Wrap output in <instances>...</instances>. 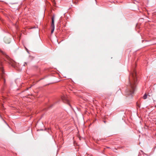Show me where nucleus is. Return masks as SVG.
I'll return each instance as SVG.
<instances>
[{"label": "nucleus", "instance_id": "9", "mask_svg": "<svg viewBox=\"0 0 156 156\" xmlns=\"http://www.w3.org/2000/svg\"><path fill=\"white\" fill-rule=\"evenodd\" d=\"M27 65V62H25L24 64L23 65V66H26Z\"/></svg>", "mask_w": 156, "mask_h": 156}, {"label": "nucleus", "instance_id": "8", "mask_svg": "<svg viewBox=\"0 0 156 156\" xmlns=\"http://www.w3.org/2000/svg\"><path fill=\"white\" fill-rule=\"evenodd\" d=\"M54 18H55L54 16V15H53V16L52 17L51 20H54Z\"/></svg>", "mask_w": 156, "mask_h": 156}, {"label": "nucleus", "instance_id": "1", "mask_svg": "<svg viewBox=\"0 0 156 156\" xmlns=\"http://www.w3.org/2000/svg\"><path fill=\"white\" fill-rule=\"evenodd\" d=\"M137 83L136 72L134 68H133L131 71L129 77L127 88L125 91V94L126 95H132L134 93L136 90Z\"/></svg>", "mask_w": 156, "mask_h": 156}, {"label": "nucleus", "instance_id": "2", "mask_svg": "<svg viewBox=\"0 0 156 156\" xmlns=\"http://www.w3.org/2000/svg\"><path fill=\"white\" fill-rule=\"evenodd\" d=\"M0 52L3 55L4 57H3L4 60L7 62L12 66L15 67L14 62L5 53L0 49Z\"/></svg>", "mask_w": 156, "mask_h": 156}, {"label": "nucleus", "instance_id": "10", "mask_svg": "<svg viewBox=\"0 0 156 156\" xmlns=\"http://www.w3.org/2000/svg\"><path fill=\"white\" fill-rule=\"evenodd\" d=\"M104 122L105 123V122H105V121H104Z\"/></svg>", "mask_w": 156, "mask_h": 156}, {"label": "nucleus", "instance_id": "6", "mask_svg": "<svg viewBox=\"0 0 156 156\" xmlns=\"http://www.w3.org/2000/svg\"><path fill=\"white\" fill-rule=\"evenodd\" d=\"M4 41L6 43L9 44L11 41L10 39L5 38L4 39Z\"/></svg>", "mask_w": 156, "mask_h": 156}, {"label": "nucleus", "instance_id": "11", "mask_svg": "<svg viewBox=\"0 0 156 156\" xmlns=\"http://www.w3.org/2000/svg\"><path fill=\"white\" fill-rule=\"evenodd\" d=\"M75 3H76H76L75 2Z\"/></svg>", "mask_w": 156, "mask_h": 156}, {"label": "nucleus", "instance_id": "5", "mask_svg": "<svg viewBox=\"0 0 156 156\" xmlns=\"http://www.w3.org/2000/svg\"><path fill=\"white\" fill-rule=\"evenodd\" d=\"M51 27V33L52 34L53 33L55 29L54 20H52Z\"/></svg>", "mask_w": 156, "mask_h": 156}, {"label": "nucleus", "instance_id": "4", "mask_svg": "<svg viewBox=\"0 0 156 156\" xmlns=\"http://www.w3.org/2000/svg\"><path fill=\"white\" fill-rule=\"evenodd\" d=\"M61 98L63 102L65 103L68 104L70 107L71 106L69 104V101L66 97V96L64 95L62 96Z\"/></svg>", "mask_w": 156, "mask_h": 156}, {"label": "nucleus", "instance_id": "7", "mask_svg": "<svg viewBox=\"0 0 156 156\" xmlns=\"http://www.w3.org/2000/svg\"><path fill=\"white\" fill-rule=\"evenodd\" d=\"M147 95L146 94H145L144 96H143V98L144 99H145L147 98Z\"/></svg>", "mask_w": 156, "mask_h": 156}, {"label": "nucleus", "instance_id": "3", "mask_svg": "<svg viewBox=\"0 0 156 156\" xmlns=\"http://www.w3.org/2000/svg\"><path fill=\"white\" fill-rule=\"evenodd\" d=\"M1 65V67H0V75L1 77L3 80L4 82H5V80L4 78V75L5 73L4 71L3 68V67L2 66V64L1 62H0Z\"/></svg>", "mask_w": 156, "mask_h": 156}]
</instances>
